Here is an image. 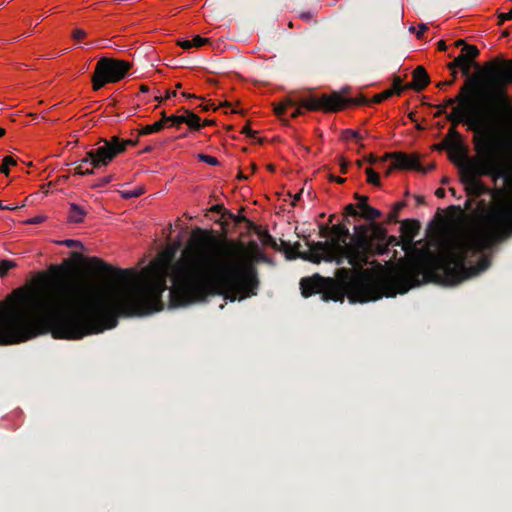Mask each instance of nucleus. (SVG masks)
<instances>
[{
    "label": "nucleus",
    "mask_w": 512,
    "mask_h": 512,
    "mask_svg": "<svg viewBox=\"0 0 512 512\" xmlns=\"http://www.w3.org/2000/svg\"><path fill=\"white\" fill-rule=\"evenodd\" d=\"M193 247L172 262L152 264L145 282L134 270L114 269L98 257L71 259L53 264L34 288L16 289L0 301V345H11L50 333L55 339L77 340L117 326L119 317L146 316L168 308L204 302L223 296L230 302L256 296L258 270L247 246L236 240L219 242L196 228Z\"/></svg>",
    "instance_id": "obj_1"
},
{
    "label": "nucleus",
    "mask_w": 512,
    "mask_h": 512,
    "mask_svg": "<svg viewBox=\"0 0 512 512\" xmlns=\"http://www.w3.org/2000/svg\"><path fill=\"white\" fill-rule=\"evenodd\" d=\"M370 226H354L355 236L348 245L318 241L316 249L327 252L326 262H335L338 266L347 260L352 268L341 267L336 270L335 278L324 277L316 273L300 280V290L304 298L319 294L324 302H343L347 296L352 303L376 301L383 296L395 297L404 294L421 284L420 272L414 269H394L383 277L369 265L373 243L369 237Z\"/></svg>",
    "instance_id": "obj_2"
},
{
    "label": "nucleus",
    "mask_w": 512,
    "mask_h": 512,
    "mask_svg": "<svg viewBox=\"0 0 512 512\" xmlns=\"http://www.w3.org/2000/svg\"><path fill=\"white\" fill-rule=\"evenodd\" d=\"M512 236V205L501 204L488 210L481 232L458 234L446 245L431 273L436 282L454 286L485 270L488 262L482 258L472 265L470 258L481 255L490 246Z\"/></svg>",
    "instance_id": "obj_3"
},
{
    "label": "nucleus",
    "mask_w": 512,
    "mask_h": 512,
    "mask_svg": "<svg viewBox=\"0 0 512 512\" xmlns=\"http://www.w3.org/2000/svg\"><path fill=\"white\" fill-rule=\"evenodd\" d=\"M489 98V95L479 88L476 80H469L461 87L456 97L447 98L443 104L439 105L434 116L439 117L446 113L447 107H452V112L446 116L452 126L438 148L460 154L465 152L462 137L455 128L458 124L467 125L468 129L475 132V136L478 137H481L485 131L492 133L490 129L492 110Z\"/></svg>",
    "instance_id": "obj_4"
},
{
    "label": "nucleus",
    "mask_w": 512,
    "mask_h": 512,
    "mask_svg": "<svg viewBox=\"0 0 512 512\" xmlns=\"http://www.w3.org/2000/svg\"><path fill=\"white\" fill-rule=\"evenodd\" d=\"M474 144L478 158L467 157L466 149L463 154L450 151L449 158L458 167L460 181L465 186L467 194L480 197L489 191L480 177L489 176L496 181L507 176L501 157L504 143L493 133L485 131L481 137L474 136Z\"/></svg>",
    "instance_id": "obj_5"
},
{
    "label": "nucleus",
    "mask_w": 512,
    "mask_h": 512,
    "mask_svg": "<svg viewBox=\"0 0 512 512\" xmlns=\"http://www.w3.org/2000/svg\"><path fill=\"white\" fill-rule=\"evenodd\" d=\"M131 67L132 64L125 60L100 58L91 77L93 90L98 91L108 83H116L124 79Z\"/></svg>",
    "instance_id": "obj_6"
},
{
    "label": "nucleus",
    "mask_w": 512,
    "mask_h": 512,
    "mask_svg": "<svg viewBox=\"0 0 512 512\" xmlns=\"http://www.w3.org/2000/svg\"><path fill=\"white\" fill-rule=\"evenodd\" d=\"M99 144L101 145L96 149L87 151L85 158L82 159V163H90L94 168L105 167L119 154L125 152V148L118 136H113L109 140L101 138Z\"/></svg>",
    "instance_id": "obj_7"
},
{
    "label": "nucleus",
    "mask_w": 512,
    "mask_h": 512,
    "mask_svg": "<svg viewBox=\"0 0 512 512\" xmlns=\"http://www.w3.org/2000/svg\"><path fill=\"white\" fill-rule=\"evenodd\" d=\"M317 242L307 241L306 245L308 246V250L301 252V244L296 242L294 245H291L290 242L281 240L279 251H284L287 259H296L301 258L303 260H307L313 263H320L321 261H326V257H328L327 252H320L316 249Z\"/></svg>",
    "instance_id": "obj_8"
},
{
    "label": "nucleus",
    "mask_w": 512,
    "mask_h": 512,
    "mask_svg": "<svg viewBox=\"0 0 512 512\" xmlns=\"http://www.w3.org/2000/svg\"><path fill=\"white\" fill-rule=\"evenodd\" d=\"M300 107H304L310 111L336 112L346 107L345 98L339 93L322 94L319 98L309 97L300 103Z\"/></svg>",
    "instance_id": "obj_9"
},
{
    "label": "nucleus",
    "mask_w": 512,
    "mask_h": 512,
    "mask_svg": "<svg viewBox=\"0 0 512 512\" xmlns=\"http://www.w3.org/2000/svg\"><path fill=\"white\" fill-rule=\"evenodd\" d=\"M388 159H393L392 168H397L398 170H414L417 172L426 173L434 169L433 164L427 168H424L420 164L419 157L416 154L409 155L404 152L386 153L382 158H380V162H385Z\"/></svg>",
    "instance_id": "obj_10"
},
{
    "label": "nucleus",
    "mask_w": 512,
    "mask_h": 512,
    "mask_svg": "<svg viewBox=\"0 0 512 512\" xmlns=\"http://www.w3.org/2000/svg\"><path fill=\"white\" fill-rule=\"evenodd\" d=\"M493 83L496 88L501 90L503 93V88L512 83V61L506 60L503 61L500 65H498L493 71Z\"/></svg>",
    "instance_id": "obj_11"
},
{
    "label": "nucleus",
    "mask_w": 512,
    "mask_h": 512,
    "mask_svg": "<svg viewBox=\"0 0 512 512\" xmlns=\"http://www.w3.org/2000/svg\"><path fill=\"white\" fill-rule=\"evenodd\" d=\"M412 77L413 81L406 84L407 89L420 92L430 83V77L423 66L416 67L412 73Z\"/></svg>",
    "instance_id": "obj_12"
},
{
    "label": "nucleus",
    "mask_w": 512,
    "mask_h": 512,
    "mask_svg": "<svg viewBox=\"0 0 512 512\" xmlns=\"http://www.w3.org/2000/svg\"><path fill=\"white\" fill-rule=\"evenodd\" d=\"M419 229L420 223L417 220L406 219L401 222L400 230L403 240L407 245H411L413 243V240L418 234Z\"/></svg>",
    "instance_id": "obj_13"
},
{
    "label": "nucleus",
    "mask_w": 512,
    "mask_h": 512,
    "mask_svg": "<svg viewBox=\"0 0 512 512\" xmlns=\"http://www.w3.org/2000/svg\"><path fill=\"white\" fill-rule=\"evenodd\" d=\"M448 69L452 71V76L454 79L457 77V71L456 68H461L463 74L468 75L470 70L469 60L467 59L466 55L463 53L460 54L458 57L454 59V61L450 62L447 65Z\"/></svg>",
    "instance_id": "obj_14"
},
{
    "label": "nucleus",
    "mask_w": 512,
    "mask_h": 512,
    "mask_svg": "<svg viewBox=\"0 0 512 512\" xmlns=\"http://www.w3.org/2000/svg\"><path fill=\"white\" fill-rule=\"evenodd\" d=\"M371 235H369L373 245H380L381 243H385L387 240V231L382 227L381 224L377 222H371Z\"/></svg>",
    "instance_id": "obj_15"
},
{
    "label": "nucleus",
    "mask_w": 512,
    "mask_h": 512,
    "mask_svg": "<svg viewBox=\"0 0 512 512\" xmlns=\"http://www.w3.org/2000/svg\"><path fill=\"white\" fill-rule=\"evenodd\" d=\"M399 240L395 236H389L387 234V240L385 243H381L380 245H374L373 250L371 252V257L375 255H383L389 251L390 247L398 246Z\"/></svg>",
    "instance_id": "obj_16"
},
{
    "label": "nucleus",
    "mask_w": 512,
    "mask_h": 512,
    "mask_svg": "<svg viewBox=\"0 0 512 512\" xmlns=\"http://www.w3.org/2000/svg\"><path fill=\"white\" fill-rule=\"evenodd\" d=\"M180 111L183 112V118L186 120L184 121V124H187L192 130L199 131L201 129V119L198 115L184 107H182Z\"/></svg>",
    "instance_id": "obj_17"
},
{
    "label": "nucleus",
    "mask_w": 512,
    "mask_h": 512,
    "mask_svg": "<svg viewBox=\"0 0 512 512\" xmlns=\"http://www.w3.org/2000/svg\"><path fill=\"white\" fill-rule=\"evenodd\" d=\"M86 214L87 212L83 207L76 203H71L68 214V221L71 223H81L83 222Z\"/></svg>",
    "instance_id": "obj_18"
},
{
    "label": "nucleus",
    "mask_w": 512,
    "mask_h": 512,
    "mask_svg": "<svg viewBox=\"0 0 512 512\" xmlns=\"http://www.w3.org/2000/svg\"><path fill=\"white\" fill-rule=\"evenodd\" d=\"M330 230L335 235V238L332 241H328L329 243H334L339 240L341 245H348V243H346V239L350 236L348 228L342 224H337L333 225Z\"/></svg>",
    "instance_id": "obj_19"
},
{
    "label": "nucleus",
    "mask_w": 512,
    "mask_h": 512,
    "mask_svg": "<svg viewBox=\"0 0 512 512\" xmlns=\"http://www.w3.org/2000/svg\"><path fill=\"white\" fill-rule=\"evenodd\" d=\"M382 215L381 211L368 205H362L360 216L365 218L366 220H370L375 222L374 220L379 218Z\"/></svg>",
    "instance_id": "obj_20"
},
{
    "label": "nucleus",
    "mask_w": 512,
    "mask_h": 512,
    "mask_svg": "<svg viewBox=\"0 0 512 512\" xmlns=\"http://www.w3.org/2000/svg\"><path fill=\"white\" fill-rule=\"evenodd\" d=\"M406 206L405 201H400L394 204L392 210L387 216V222L388 223H396L398 222V215L399 212Z\"/></svg>",
    "instance_id": "obj_21"
},
{
    "label": "nucleus",
    "mask_w": 512,
    "mask_h": 512,
    "mask_svg": "<svg viewBox=\"0 0 512 512\" xmlns=\"http://www.w3.org/2000/svg\"><path fill=\"white\" fill-rule=\"evenodd\" d=\"M297 103L291 99L286 98L274 108V112L278 116H282L288 107H295Z\"/></svg>",
    "instance_id": "obj_22"
},
{
    "label": "nucleus",
    "mask_w": 512,
    "mask_h": 512,
    "mask_svg": "<svg viewBox=\"0 0 512 512\" xmlns=\"http://www.w3.org/2000/svg\"><path fill=\"white\" fill-rule=\"evenodd\" d=\"M259 235L264 245L270 246L274 250H280L279 244L277 243L276 239L272 237L267 231H263Z\"/></svg>",
    "instance_id": "obj_23"
},
{
    "label": "nucleus",
    "mask_w": 512,
    "mask_h": 512,
    "mask_svg": "<svg viewBox=\"0 0 512 512\" xmlns=\"http://www.w3.org/2000/svg\"><path fill=\"white\" fill-rule=\"evenodd\" d=\"M163 129V125L161 122H154L153 124L144 126L140 131V135H149L152 133L159 132Z\"/></svg>",
    "instance_id": "obj_24"
},
{
    "label": "nucleus",
    "mask_w": 512,
    "mask_h": 512,
    "mask_svg": "<svg viewBox=\"0 0 512 512\" xmlns=\"http://www.w3.org/2000/svg\"><path fill=\"white\" fill-rule=\"evenodd\" d=\"M365 173L367 175V182L369 184H372L375 186H380V184H381L380 177L377 172H375L371 167H367L365 169Z\"/></svg>",
    "instance_id": "obj_25"
},
{
    "label": "nucleus",
    "mask_w": 512,
    "mask_h": 512,
    "mask_svg": "<svg viewBox=\"0 0 512 512\" xmlns=\"http://www.w3.org/2000/svg\"><path fill=\"white\" fill-rule=\"evenodd\" d=\"M17 266L16 262L9 260V259H3L0 261V277H4L7 275L9 270L12 268H15Z\"/></svg>",
    "instance_id": "obj_26"
},
{
    "label": "nucleus",
    "mask_w": 512,
    "mask_h": 512,
    "mask_svg": "<svg viewBox=\"0 0 512 512\" xmlns=\"http://www.w3.org/2000/svg\"><path fill=\"white\" fill-rule=\"evenodd\" d=\"M16 160L12 156H5L2 164L0 165V173L5 174L6 176L9 175V166L16 165Z\"/></svg>",
    "instance_id": "obj_27"
},
{
    "label": "nucleus",
    "mask_w": 512,
    "mask_h": 512,
    "mask_svg": "<svg viewBox=\"0 0 512 512\" xmlns=\"http://www.w3.org/2000/svg\"><path fill=\"white\" fill-rule=\"evenodd\" d=\"M392 95H394V91L387 89L379 94L374 95L371 102L378 104V103H381L382 101L390 98Z\"/></svg>",
    "instance_id": "obj_28"
},
{
    "label": "nucleus",
    "mask_w": 512,
    "mask_h": 512,
    "mask_svg": "<svg viewBox=\"0 0 512 512\" xmlns=\"http://www.w3.org/2000/svg\"><path fill=\"white\" fill-rule=\"evenodd\" d=\"M341 137L343 140L355 139L359 141L360 139H362L361 135L357 131L352 129L343 130Z\"/></svg>",
    "instance_id": "obj_29"
},
{
    "label": "nucleus",
    "mask_w": 512,
    "mask_h": 512,
    "mask_svg": "<svg viewBox=\"0 0 512 512\" xmlns=\"http://www.w3.org/2000/svg\"><path fill=\"white\" fill-rule=\"evenodd\" d=\"M404 89H407L406 85H402V80L400 77H395L393 80V87L390 90L394 91V94L396 95H401Z\"/></svg>",
    "instance_id": "obj_30"
},
{
    "label": "nucleus",
    "mask_w": 512,
    "mask_h": 512,
    "mask_svg": "<svg viewBox=\"0 0 512 512\" xmlns=\"http://www.w3.org/2000/svg\"><path fill=\"white\" fill-rule=\"evenodd\" d=\"M198 159L202 162H205L209 165H212V166H216L219 164V161L216 157H213V156H210V155H207V154H198Z\"/></svg>",
    "instance_id": "obj_31"
},
{
    "label": "nucleus",
    "mask_w": 512,
    "mask_h": 512,
    "mask_svg": "<svg viewBox=\"0 0 512 512\" xmlns=\"http://www.w3.org/2000/svg\"><path fill=\"white\" fill-rule=\"evenodd\" d=\"M113 175H108V176H105V177H102L98 180H96L92 185L91 187L92 188H100V187H103L107 184H109L112 180H113Z\"/></svg>",
    "instance_id": "obj_32"
},
{
    "label": "nucleus",
    "mask_w": 512,
    "mask_h": 512,
    "mask_svg": "<svg viewBox=\"0 0 512 512\" xmlns=\"http://www.w3.org/2000/svg\"><path fill=\"white\" fill-rule=\"evenodd\" d=\"M143 193H144V189L139 187L134 190L122 192V196L125 199H130V198H134V197H139Z\"/></svg>",
    "instance_id": "obj_33"
},
{
    "label": "nucleus",
    "mask_w": 512,
    "mask_h": 512,
    "mask_svg": "<svg viewBox=\"0 0 512 512\" xmlns=\"http://www.w3.org/2000/svg\"><path fill=\"white\" fill-rule=\"evenodd\" d=\"M465 51L467 52V58L469 57L471 60L476 58L480 51L475 45H465Z\"/></svg>",
    "instance_id": "obj_34"
},
{
    "label": "nucleus",
    "mask_w": 512,
    "mask_h": 512,
    "mask_svg": "<svg viewBox=\"0 0 512 512\" xmlns=\"http://www.w3.org/2000/svg\"><path fill=\"white\" fill-rule=\"evenodd\" d=\"M184 118L182 115H170V125L179 128L182 124H184Z\"/></svg>",
    "instance_id": "obj_35"
},
{
    "label": "nucleus",
    "mask_w": 512,
    "mask_h": 512,
    "mask_svg": "<svg viewBox=\"0 0 512 512\" xmlns=\"http://www.w3.org/2000/svg\"><path fill=\"white\" fill-rule=\"evenodd\" d=\"M61 245H64L66 247H79V248H83V244L78 241V240H74V239H65L61 242H59Z\"/></svg>",
    "instance_id": "obj_36"
},
{
    "label": "nucleus",
    "mask_w": 512,
    "mask_h": 512,
    "mask_svg": "<svg viewBox=\"0 0 512 512\" xmlns=\"http://www.w3.org/2000/svg\"><path fill=\"white\" fill-rule=\"evenodd\" d=\"M316 12L317 11L315 9L314 10L303 11V12L299 13V17L302 20L309 22V21H311L314 18Z\"/></svg>",
    "instance_id": "obj_37"
},
{
    "label": "nucleus",
    "mask_w": 512,
    "mask_h": 512,
    "mask_svg": "<svg viewBox=\"0 0 512 512\" xmlns=\"http://www.w3.org/2000/svg\"><path fill=\"white\" fill-rule=\"evenodd\" d=\"M209 42V39L208 38H203L199 35H196L193 39H192V44H193V47H201L203 45H205L206 43Z\"/></svg>",
    "instance_id": "obj_38"
},
{
    "label": "nucleus",
    "mask_w": 512,
    "mask_h": 512,
    "mask_svg": "<svg viewBox=\"0 0 512 512\" xmlns=\"http://www.w3.org/2000/svg\"><path fill=\"white\" fill-rule=\"evenodd\" d=\"M345 215L346 216H360L358 213L356 206L354 204H348L345 207Z\"/></svg>",
    "instance_id": "obj_39"
},
{
    "label": "nucleus",
    "mask_w": 512,
    "mask_h": 512,
    "mask_svg": "<svg viewBox=\"0 0 512 512\" xmlns=\"http://www.w3.org/2000/svg\"><path fill=\"white\" fill-rule=\"evenodd\" d=\"M354 198L356 200H358V205L357 207L361 210L362 209V205H368V196H365V195H360L358 193H355L354 195Z\"/></svg>",
    "instance_id": "obj_40"
},
{
    "label": "nucleus",
    "mask_w": 512,
    "mask_h": 512,
    "mask_svg": "<svg viewBox=\"0 0 512 512\" xmlns=\"http://www.w3.org/2000/svg\"><path fill=\"white\" fill-rule=\"evenodd\" d=\"M499 18V24H503L507 20H512V9L507 13H501L498 16Z\"/></svg>",
    "instance_id": "obj_41"
},
{
    "label": "nucleus",
    "mask_w": 512,
    "mask_h": 512,
    "mask_svg": "<svg viewBox=\"0 0 512 512\" xmlns=\"http://www.w3.org/2000/svg\"><path fill=\"white\" fill-rule=\"evenodd\" d=\"M85 36H86V32L84 30H82V29H79V28L73 30V32H72V37L75 40L83 39Z\"/></svg>",
    "instance_id": "obj_42"
},
{
    "label": "nucleus",
    "mask_w": 512,
    "mask_h": 512,
    "mask_svg": "<svg viewBox=\"0 0 512 512\" xmlns=\"http://www.w3.org/2000/svg\"><path fill=\"white\" fill-rule=\"evenodd\" d=\"M346 105L348 104V102H353L354 104L356 105H361V104H368L371 102V100H368L366 97L362 96L360 97L359 99H350V100H346Z\"/></svg>",
    "instance_id": "obj_43"
},
{
    "label": "nucleus",
    "mask_w": 512,
    "mask_h": 512,
    "mask_svg": "<svg viewBox=\"0 0 512 512\" xmlns=\"http://www.w3.org/2000/svg\"><path fill=\"white\" fill-rule=\"evenodd\" d=\"M427 29H428V26H427L426 24H424V23L420 24V25L418 26V31L416 32V36H417V38H418V39H421V38H422V36H423V34H424V32H425Z\"/></svg>",
    "instance_id": "obj_44"
},
{
    "label": "nucleus",
    "mask_w": 512,
    "mask_h": 512,
    "mask_svg": "<svg viewBox=\"0 0 512 512\" xmlns=\"http://www.w3.org/2000/svg\"><path fill=\"white\" fill-rule=\"evenodd\" d=\"M177 95L176 91H167L164 99H170L172 97H175ZM155 100L158 102H161L163 98L161 96H155Z\"/></svg>",
    "instance_id": "obj_45"
},
{
    "label": "nucleus",
    "mask_w": 512,
    "mask_h": 512,
    "mask_svg": "<svg viewBox=\"0 0 512 512\" xmlns=\"http://www.w3.org/2000/svg\"><path fill=\"white\" fill-rule=\"evenodd\" d=\"M242 133L246 134L247 136L249 137H255L256 135V131L252 130L248 125H245L243 128H242Z\"/></svg>",
    "instance_id": "obj_46"
},
{
    "label": "nucleus",
    "mask_w": 512,
    "mask_h": 512,
    "mask_svg": "<svg viewBox=\"0 0 512 512\" xmlns=\"http://www.w3.org/2000/svg\"><path fill=\"white\" fill-rule=\"evenodd\" d=\"M158 122H161L162 125H163V128H164L165 125L170 122V116H167L166 112L162 111L161 112V119Z\"/></svg>",
    "instance_id": "obj_47"
},
{
    "label": "nucleus",
    "mask_w": 512,
    "mask_h": 512,
    "mask_svg": "<svg viewBox=\"0 0 512 512\" xmlns=\"http://www.w3.org/2000/svg\"><path fill=\"white\" fill-rule=\"evenodd\" d=\"M183 49L189 50L193 47L192 40H184L178 43Z\"/></svg>",
    "instance_id": "obj_48"
},
{
    "label": "nucleus",
    "mask_w": 512,
    "mask_h": 512,
    "mask_svg": "<svg viewBox=\"0 0 512 512\" xmlns=\"http://www.w3.org/2000/svg\"><path fill=\"white\" fill-rule=\"evenodd\" d=\"M329 232V228L326 225L321 224L320 225V232L319 235L321 238H326Z\"/></svg>",
    "instance_id": "obj_49"
},
{
    "label": "nucleus",
    "mask_w": 512,
    "mask_h": 512,
    "mask_svg": "<svg viewBox=\"0 0 512 512\" xmlns=\"http://www.w3.org/2000/svg\"><path fill=\"white\" fill-rule=\"evenodd\" d=\"M349 162L345 161L343 158L340 160V171L341 173L345 174L348 170Z\"/></svg>",
    "instance_id": "obj_50"
},
{
    "label": "nucleus",
    "mask_w": 512,
    "mask_h": 512,
    "mask_svg": "<svg viewBox=\"0 0 512 512\" xmlns=\"http://www.w3.org/2000/svg\"><path fill=\"white\" fill-rule=\"evenodd\" d=\"M120 142L123 144V147L126 150L128 145L135 146L138 143V140H131V139L122 140V139H120Z\"/></svg>",
    "instance_id": "obj_51"
},
{
    "label": "nucleus",
    "mask_w": 512,
    "mask_h": 512,
    "mask_svg": "<svg viewBox=\"0 0 512 512\" xmlns=\"http://www.w3.org/2000/svg\"><path fill=\"white\" fill-rule=\"evenodd\" d=\"M454 81H455V79L452 78L451 80H445L443 82H439L437 84V87L438 88H442V87H445V86H450V85H452L454 83Z\"/></svg>",
    "instance_id": "obj_52"
},
{
    "label": "nucleus",
    "mask_w": 512,
    "mask_h": 512,
    "mask_svg": "<svg viewBox=\"0 0 512 512\" xmlns=\"http://www.w3.org/2000/svg\"><path fill=\"white\" fill-rule=\"evenodd\" d=\"M224 210H225L224 207L220 204H216V205L212 206V208H211V211L216 212V213L224 212Z\"/></svg>",
    "instance_id": "obj_53"
},
{
    "label": "nucleus",
    "mask_w": 512,
    "mask_h": 512,
    "mask_svg": "<svg viewBox=\"0 0 512 512\" xmlns=\"http://www.w3.org/2000/svg\"><path fill=\"white\" fill-rule=\"evenodd\" d=\"M80 162H82V160H81ZM83 164H84V163H80V164L75 168V174H78V175L84 176Z\"/></svg>",
    "instance_id": "obj_54"
},
{
    "label": "nucleus",
    "mask_w": 512,
    "mask_h": 512,
    "mask_svg": "<svg viewBox=\"0 0 512 512\" xmlns=\"http://www.w3.org/2000/svg\"><path fill=\"white\" fill-rule=\"evenodd\" d=\"M301 114H302L301 108L295 106V109L291 113V117L292 118H296V117H298Z\"/></svg>",
    "instance_id": "obj_55"
},
{
    "label": "nucleus",
    "mask_w": 512,
    "mask_h": 512,
    "mask_svg": "<svg viewBox=\"0 0 512 512\" xmlns=\"http://www.w3.org/2000/svg\"><path fill=\"white\" fill-rule=\"evenodd\" d=\"M329 178H330V180L335 181V182H337L339 184H342V183H344L346 181L345 178L335 177V176H332V175Z\"/></svg>",
    "instance_id": "obj_56"
},
{
    "label": "nucleus",
    "mask_w": 512,
    "mask_h": 512,
    "mask_svg": "<svg viewBox=\"0 0 512 512\" xmlns=\"http://www.w3.org/2000/svg\"><path fill=\"white\" fill-rule=\"evenodd\" d=\"M435 195L438 197V198H443L445 196V190L443 188H438L436 191H435Z\"/></svg>",
    "instance_id": "obj_57"
},
{
    "label": "nucleus",
    "mask_w": 512,
    "mask_h": 512,
    "mask_svg": "<svg viewBox=\"0 0 512 512\" xmlns=\"http://www.w3.org/2000/svg\"><path fill=\"white\" fill-rule=\"evenodd\" d=\"M447 49V45L444 40H440L438 42V50L445 51Z\"/></svg>",
    "instance_id": "obj_58"
},
{
    "label": "nucleus",
    "mask_w": 512,
    "mask_h": 512,
    "mask_svg": "<svg viewBox=\"0 0 512 512\" xmlns=\"http://www.w3.org/2000/svg\"><path fill=\"white\" fill-rule=\"evenodd\" d=\"M465 45H467V44L465 43V40H463V39H459V40H457L455 42V46L456 47H459V46H464L465 47Z\"/></svg>",
    "instance_id": "obj_59"
},
{
    "label": "nucleus",
    "mask_w": 512,
    "mask_h": 512,
    "mask_svg": "<svg viewBox=\"0 0 512 512\" xmlns=\"http://www.w3.org/2000/svg\"><path fill=\"white\" fill-rule=\"evenodd\" d=\"M42 221V218L41 217H35L31 220H29V223H32V224H38Z\"/></svg>",
    "instance_id": "obj_60"
},
{
    "label": "nucleus",
    "mask_w": 512,
    "mask_h": 512,
    "mask_svg": "<svg viewBox=\"0 0 512 512\" xmlns=\"http://www.w3.org/2000/svg\"><path fill=\"white\" fill-rule=\"evenodd\" d=\"M94 169H95V168H94L93 166H92V168H91V169H85V170H84V176L94 174Z\"/></svg>",
    "instance_id": "obj_61"
},
{
    "label": "nucleus",
    "mask_w": 512,
    "mask_h": 512,
    "mask_svg": "<svg viewBox=\"0 0 512 512\" xmlns=\"http://www.w3.org/2000/svg\"><path fill=\"white\" fill-rule=\"evenodd\" d=\"M416 202L418 205L424 203V197L423 196H415Z\"/></svg>",
    "instance_id": "obj_62"
},
{
    "label": "nucleus",
    "mask_w": 512,
    "mask_h": 512,
    "mask_svg": "<svg viewBox=\"0 0 512 512\" xmlns=\"http://www.w3.org/2000/svg\"><path fill=\"white\" fill-rule=\"evenodd\" d=\"M182 96L188 98V99H192V98H197L196 95L194 94H189V93H186V92H183L182 93Z\"/></svg>",
    "instance_id": "obj_63"
},
{
    "label": "nucleus",
    "mask_w": 512,
    "mask_h": 512,
    "mask_svg": "<svg viewBox=\"0 0 512 512\" xmlns=\"http://www.w3.org/2000/svg\"><path fill=\"white\" fill-rule=\"evenodd\" d=\"M237 178L239 180H244V179H247V176H245L241 171L238 173L237 175Z\"/></svg>",
    "instance_id": "obj_64"
}]
</instances>
